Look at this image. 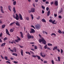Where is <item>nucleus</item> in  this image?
Segmentation results:
<instances>
[{
	"mask_svg": "<svg viewBox=\"0 0 64 64\" xmlns=\"http://www.w3.org/2000/svg\"><path fill=\"white\" fill-rule=\"evenodd\" d=\"M21 54L22 56H23V50H21Z\"/></svg>",
	"mask_w": 64,
	"mask_h": 64,
	"instance_id": "nucleus-23",
	"label": "nucleus"
},
{
	"mask_svg": "<svg viewBox=\"0 0 64 64\" xmlns=\"http://www.w3.org/2000/svg\"><path fill=\"white\" fill-rule=\"evenodd\" d=\"M16 4V2L15 1L13 2V4L14 5H15Z\"/></svg>",
	"mask_w": 64,
	"mask_h": 64,
	"instance_id": "nucleus-34",
	"label": "nucleus"
},
{
	"mask_svg": "<svg viewBox=\"0 0 64 64\" xmlns=\"http://www.w3.org/2000/svg\"><path fill=\"white\" fill-rule=\"evenodd\" d=\"M52 64H54V61L53 60H52Z\"/></svg>",
	"mask_w": 64,
	"mask_h": 64,
	"instance_id": "nucleus-50",
	"label": "nucleus"
},
{
	"mask_svg": "<svg viewBox=\"0 0 64 64\" xmlns=\"http://www.w3.org/2000/svg\"><path fill=\"white\" fill-rule=\"evenodd\" d=\"M42 39H40L39 40V42L40 43H41V42H42V43H43L45 45H46V42L45 40L43 38H42Z\"/></svg>",
	"mask_w": 64,
	"mask_h": 64,
	"instance_id": "nucleus-1",
	"label": "nucleus"
},
{
	"mask_svg": "<svg viewBox=\"0 0 64 64\" xmlns=\"http://www.w3.org/2000/svg\"><path fill=\"white\" fill-rule=\"evenodd\" d=\"M31 27H32V28H33L34 29H35V27H34V26L33 25L31 26Z\"/></svg>",
	"mask_w": 64,
	"mask_h": 64,
	"instance_id": "nucleus-53",
	"label": "nucleus"
},
{
	"mask_svg": "<svg viewBox=\"0 0 64 64\" xmlns=\"http://www.w3.org/2000/svg\"><path fill=\"white\" fill-rule=\"evenodd\" d=\"M58 32L60 34H61L62 33V32H61V30H58Z\"/></svg>",
	"mask_w": 64,
	"mask_h": 64,
	"instance_id": "nucleus-22",
	"label": "nucleus"
},
{
	"mask_svg": "<svg viewBox=\"0 0 64 64\" xmlns=\"http://www.w3.org/2000/svg\"><path fill=\"white\" fill-rule=\"evenodd\" d=\"M1 57L2 59H4V57H3V56H2L1 55Z\"/></svg>",
	"mask_w": 64,
	"mask_h": 64,
	"instance_id": "nucleus-57",
	"label": "nucleus"
},
{
	"mask_svg": "<svg viewBox=\"0 0 64 64\" xmlns=\"http://www.w3.org/2000/svg\"><path fill=\"white\" fill-rule=\"evenodd\" d=\"M5 27V24H3L2 25V28L3 29V28H4Z\"/></svg>",
	"mask_w": 64,
	"mask_h": 64,
	"instance_id": "nucleus-31",
	"label": "nucleus"
},
{
	"mask_svg": "<svg viewBox=\"0 0 64 64\" xmlns=\"http://www.w3.org/2000/svg\"><path fill=\"white\" fill-rule=\"evenodd\" d=\"M20 20H23V18H22V16H20Z\"/></svg>",
	"mask_w": 64,
	"mask_h": 64,
	"instance_id": "nucleus-30",
	"label": "nucleus"
},
{
	"mask_svg": "<svg viewBox=\"0 0 64 64\" xmlns=\"http://www.w3.org/2000/svg\"><path fill=\"white\" fill-rule=\"evenodd\" d=\"M7 39V37H5L4 38V41H6Z\"/></svg>",
	"mask_w": 64,
	"mask_h": 64,
	"instance_id": "nucleus-40",
	"label": "nucleus"
},
{
	"mask_svg": "<svg viewBox=\"0 0 64 64\" xmlns=\"http://www.w3.org/2000/svg\"><path fill=\"white\" fill-rule=\"evenodd\" d=\"M39 46L40 48V49H42V46H41V45L39 44Z\"/></svg>",
	"mask_w": 64,
	"mask_h": 64,
	"instance_id": "nucleus-43",
	"label": "nucleus"
},
{
	"mask_svg": "<svg viewBox=\"0 0 64 64\" xmlns=\"http://www.w3.org/2000/svg\"><path fill=\"white\" fill-rule=\"evenodd\" d=\"M54 35V36H56V35L55 33H52L51 34V36Z\"/></svg>",
	"mask_w": 64,
	"mask_h": 64,
	"instance_id": "nucleus-36",
	"label": "nucleus"
},
{
	"mask_svg": "<svg viewBox=\"0 0 64 64\" xmlns=\"http://www.w3.org/2000/svg\"><path fill=\"white\" fill-rule=\"evenodd\" d=\"M6 44V43H3L1 45V46L2 47H3V46H5V45Z\"/></svg>",
	"mask_w": 64,
	"mask_h": 64,
	"instance_id": "nucleus-20",
	"label": "nucleus"
},
{
	"mask_svg": "<svg viewBox=\"0 0 64 64\" xmlns=\"http://www.w3.org/2000/svg\"><path fill=\"white\" fill-rule=\"evenodd\" d=\"M50 14V11H48V14L47 15L48 16H49Z\"/></svg>",
	"mask_w": 64,
	"mask_h": 64,
	"instance_id": "nucleus-26",
	"label": "nucleus"
},
{
	"mask_svg": "<svg viewBox=\"0 0 64 64\" xmlns=\"http://www.w3.org/2000/svg\"><path fill=\"white\" fill-rule=\"evenodd\" d=\"M31 33H34L35 31V30H34L33 28H31Z\"/></svg>",
	"mask_w": 64,
	"mask_h": 64,
	"instance_id": "nucleus-9",
	"label": "nucleus"
},
{
	"mask_svg": "<svg viewBox=\"0 0 64 64\" xmlns=\"http://www.w3.org/2000/svg\"><path fill=\"white\" fill-rule=\"evenodd\" d=\"M34 48L35 49H37V46H34Z\"/></svg>",
	"mask_w": 64,
	"mask_h": 64,
	"instance_id": "nucleus-48",
	"label": "nucleus"
},
{
	"mask_svg": "<svg viewBox=\"0 0 64 64\" xmlns=\"http://www.w3.org/2000/svg\"><path fill=\"white\" fill-rule=\"evenodd\" d=\"M13 9V10L14 12V13H16V10H15V7H14Z\"/></svg>",
	"mask_w": 64,
	"mask_h": 64,
	"instance_id": "nucleus-18",
	"label": "nucleus"
},
{
	"mask_svg": "<svg viewBox=\"0 0 64 64\" xmlns=\"http://www.w3.org/2000/svg\"><path fill=\"white\" fill-rule=\"evenodd\" d=\"M38 1V0H35V1L36 2H37Z\"/></svg>",
	"mask_w": 64,
	"mask_h": 64,
	"instance_id": "nucleus-61",
	"label": "nucleus"
},
{
	"mask_svg": "<svg viewBox=\"0 0 64 64\" xmlns=\"http://www.w3.org/2000/svg\"><path fill=\"white\" fill-rule=\"evenodd\" d=\"M47 44L46 45L44 46V48L46 49L47 48Z\"/></svg>",
	"mask_w": 64,
	"mask_h": 64,
	"instance_id": "nucleus-39",
	"label": "nucleus"
},
{
	"mask_svg": "<svg viewBox=\"0 0 64 64\" xmlns=\"http://www.w3.org/2000/svg\"><path fill=\"white\" fill-rule=\"evenodd\" d=\"M2 33L1 32L0 34V37H2Z\"/></svg>",
	"mask_w": 64,
	"mask_h": 64,
	"instance_id": "nucleus-52",
	"label": "nucleus"
},
{
	"mask_svg": "<svg viewBox=\"0 0 64 64\" xmlns=\"http://www.w3.org/2000/svg\"><path fill=\"white\" fill-rule=\"evenodd\" d=\"M42 22H46V20H44V19H42Z\"/></svg>",
	"mask_w": 64,
	"mask_h": 64,
	"instance_id": "nucleus-33",
	"label": "nucleus"
},
{
	"mask_svg": "<svg viewBox=\"0 0 64 64\" xmlns=\"http://www.w3.org/2000/svg\"><path fill=\"white\" fill-rule=\"evenodd\" d=\"M19 46H20V48H23V47H24L23 46H20V45H19Z\"/></svg>",
	"mask_w": 64,
	"mask_h": 64,
	"instance_id": "nucleus-55",
	"label": "nucleus"
},
{
	"mask_svg": "<svg viewBox=\"0 0 64 64\" xmlns=\"http://www.w3.org/2000/svg\"><path fill=\"white\" fill-rule=\"evenodd\" d=\"M14 41L15 42H16L17 43L18 42H19V41H18L17 39L15 40H14Z\"/></svg>",
	"mask_w": 64,
	"mask_h": 64,
	"instance_id": "nucleus-46",
	"label": "nucleus"
},
{
	"mask_svg": "<svg viewBox=\"0 0 64 64\" xmlns=\"http://www.w3.org/2000/svg\"><path fill=\"white\" fill-rule=\"evenodd\" d=\"M2 21L0 20V24H2Z\"/></svg>",
	"mask_w": 64,
	"mask_h": 64,
	"instance_id": "nucleus-63",
	"label": "nucleus"
},
{
	"mask_svg": "<svg viewBox=\"0 0 64 64\" xmlns=\"http://www.w3.org/2000/svg\"><path fill=\"white\" fill-rule=\"evenodd\" d=\"M44 63H47V61H44Z\"/></svg>",
	"mask_w": 64,
	"mask_h": 64,
	"instance_id": "nucleus-58",
	"label": "nucleus"
},
{
	"mask_svg": "<svg viewBox=\"0 0 64 64\" xmlns=\"http://www.w3.org/2000/svg\"><path fill=\"white\" fill-rule=\"evenodd\" d=\"M13 17L14 18V19H16V20H18L19 19V16H13Z\"/></svg>",
	"mask_w": 64,
	"mask_h": 64,
	"instance_id": "nucleus-5",
	"label": "nucleus"
},
{
	"mask_svg": "<svg viewBox=\"0 0 64 64\" xmlns=\"http://www.w3.org/2000/svg\"><path fill=\"white\" fill-rule=\"evenodd\" d=\"M4 58L6 60H8V57L7 56H6L4 57Z\"/></svg>",
	"mask_w": 64,
	"mask_h": 64,
	"instance_id": "nucleus-37",
	"label": "nucleus"
},
{
	"mask_svg": "<svg viewBox=\"0 0 64 64\" xmlns=\"http://www.w3.org/2000/svg\"><path fill=\"white\" fill-rule=\"evenodd\" d=\"M54 4L56 6H58V1L56 0L54 2Z\"/></svg>",
	"mask_w": 64,
	"mask_h": 64,
	"instance_id": "nucleus-10",
	"label": "nucleus"
},
{
	"mask_svg": "<svg viewBox=\"0 0 64 64\" xmlns=\"http://www.w3.org/2000/svg\"><path fill=\"white\" fill-rule=\"evenodd\" d=\"M58 61L59 62L60 61V58L59 56L58 57Z\"/></svg>",
	"mask_w": 64,
	"mask_h": 64,
	"instance_id": "nucleus-42",
	"label": "nucleus"
},
{
	"mask_svg": "<svg viewBox=\"0 0 64 64\" xmlns=\"http://www.w3.org/2000/svg\"><path fill=\"white\" fill-rule=\"evenodd\" d=\"M36 28L37 29H39V28H40V26H36Z\"/></svg>",
	"mask_w": 64,
	"mask_h": 64,
	"instance_id": "nucleus-15",
	"label": "nucleus"
},
{
	"mask_svg": "<svg viewBox=\"0 0 64 64\" xmlns=\"http://www.w3.org/2000/svg\"><path fill=\"white\" fill-rule=\"evenodd\" d=\"M32 12H35V8H32L30 9Z\"/></svg>",
	"mask_w": 64,
	"mask_h": 64,
	"instance_id": "nucleus-7",
	"label": "nucleus"
},
{
	"mask_svg": "<svg viewBox=\"0 0 64 64\" xmlns=\"http://www.w3.org/2000/svg\"><path fill=\"white\" fill-rule=\"evenodd\" d=\"M60 50H61V52H60L61 54H62V53H63V50H62V49H61Z\"/></svg>",
	"mask_w": 64,
	"mask_h": 64,
	"instance_id": "nucleus-45",
	"label": "nucleus"
},
{
	"mask_svg": "<svg viewBox=\"0 0 64 64\" xmlns=\"http://www.w3.org/2000/svg\"><path fill=\"white\" fill-rule=\"evenodd\" d=\"M15 23V22H13L11 23L10 24V26H12V25H13V24H14V23Z\"/></svg>",
	"mask_w": 64,
	"mask_h": 64,
	"instance_id": "nucleus-14",
	"label": "nucleus"
},
{
	"mask_svg": "<svg viewBox=\"0 0 64 64\" xmlns=\"http://www.w3.org/2000/svg\"><path fill=\"white\" fill-rule=\"evenodd\" d=\"M26 19L27 20H29V17H28L26 18Z\"/></svg>",
	"mask_w": 64,
	"mask_h": 64,
	"instance_id": "nucleus-56",
	"label": "nucleus"
},
{
	"mask_svg": "<svg viewBox=\"0 0 64 64\" xmlns=\"http://www.w3.org/2000/svg\"><path fill=\"white\" fill-rule=\"evenodd\" d=\"M49 8L48 7H47L46 8V10L47 11H48L49 10Z\"/></svg>",
	"mask_w": 64,
	"mask_h": 64,
	"instance_id": "nucleus-51",
	"label": "nucleus"
},
{
	"mask_svg": "<svg viewBox=\"0 0 64 64\" xmlns=\"http://www.w3.org/2000/svg\"><path fill=\"white\" fill-rule=\"evenodd\" d=\"M32 57H34V58L36 57H37L38 58V60H40V59H41V57H40V56H35L34 55H32Z\"/></svg>",
	"mask_w": 64,
	"mask_h": 64,
	"instance_id": "nucleus-3",
	"label": "nucleus"
},
{
	"mask_svg": "<svg viewBox=\"0 0 64 64\" xmlns=\"http://www.w3.org/2000/svg\"><path fill=\"white\" fill-rule=\"evenodd\" d=\"M20 33L21 34V36L22 38H23L24 37L23 36V32H20Z\"/></svg>",
	"mask_w": 64,
	"mask_h": 64,
	"instance_id": "nucleus-12",
	"label": "nucleus"
},
{
	"mask_svg": "<svg viewBox=\"0 0 64 64\" xmlns=\"http://www.w3.org/2000/svg\"><path fill=\"white\" fill-rule=\"evenodd\" d=\"M42 33L43 34H46V35H47L48 34L47 32H46V31H42Z\"/></svg>",
	"mask_w": 64,
	"mask_h": 64,
	"instance_id": "nucleus-16",
	"label": "nucleus"
},
{
	"mask_svg": "<svg viewBox=\"0 0 64 64\" xmlns=\"http://www.w3.org/2000/svg\"><path fill=\"white\" fill-rule=\"evenodd\" d=\"M40 56L42 57L43 58H44L46 56L45 54L44 53H43L42 52H41L40 53Z\"/></svg>",
	"mask_w": 64,
	"mask_h": 64,
	"instance_id": "nucleus-4",
	"label": "nucleus"
},
{
	"mask_svg": "<svg viewBox=\"0 0 64 64\" xmlns=\"http://www.w3.org/2000/svg\"><path fill=\"white\" fill-rule=\"evenodd\" d=\"M10 32H13L14 31V30L13 29H10Z\"/></svg>",
	"mask_w": 64,
	"mask_h": 64,
	"instance_id": "nucleus-32",
	"label": "nucleus"
},
{
	"mask_svg": "<svg viewBox=\"0 0 64 64\" xmlns=\"http://www.w3.org/2000/svg\"><path fill=\"white\" fill-rule=\"evenodd\" d=\"M12 55H14V56H17V54H16L13 53L12 54Z\"/></svg>",
	"mask_w": 64,
	"mask_h": 64,
	"instance_id": "nucleus-27",
	"label": "nucleus"
},
{
	"mask_svg": "<svg viewBox=\"0 0 64 64\" xmlns=\"http://www.w3.org/2000/svg\"><path fill=\"white\" fill-rule=\"evenodd\" d=\"M44 10H42V14H44Z\"/></svg>",
	"mask_w": 64,
	"mask_h": 64,
	"instance_id": "nucleus-54",
	"label": "nucleus"
},
{
	"mask_svg": "<svg viewBox=\"0 0 64 64\" xmlns=\"http://www.w3.org/2000/svg\"><path fill=\"white\" fill-rule=\"evenodd\" d=\"M30 53H31V54H32V55H34V54H35L34 53V52L31 51H30Z\"/></svg>",
	"mask_w": 64,
	"mask_h": 64,
	"instance_id": "nucleus-24",
	"label": "nucleus"
},
{
	"mask_svg": "<svg viewBox=\"0 0 64 64\" xmlns=\"http://www.w3.org/2000/svg\"><path fill=\"white\" fill-rule=\"evenodd\" d=\"M54 4V2H52L50 3L51 5H52V4Z\"/></svg>",
	"mask_w": 64,
	"mask_h": 64,
	"instance_id": "nucleus-47",
	"label": "nucleus"
},
{
	"mask_svg": "<svg viewBox=\"0 0 64 64\" xmlns=\"http://www.w3.org/2000/svg\"><path fill=\"white\" fill-rule=\"evenodd\" d=\"M14 63L15 64H17V63H18V62L14 61Z\"/></svg>",
	"mask_w": 64,
	"mask_h": 64,
	"instance_id": "nucleus-49",
	"label": "nucleus"
},
{
	"mask_svg": "<svg viewBox=\"0 0 64 64\" xmlns=\"http://www.w3.org/2000/svg\"><path fill=\"white\" fill-rule=\"evenodd\" d=\"M13 50H14V51L15 52H17V50H16V48H15V47H14L13 48Z\"/></svg>",
	"mask_w": 64,
	"mask_h": 64,
	"instance_id": "nucleus-19",
	"label": "nucleus"
},
{
	"mask_svg": "<svg viewBox=\"0 0 64 64\" xmlns=\"http://www.w3.org/2000/svg\"><path fill=\"white\" fill-rule=\"evenodd\" d=\"M48 46H52V44H51L50 43L48 44Z\"/></svg>",
	"mask_w": 64,
	"mask_h": 64,
	"instance_id": "nucleus-25",
	"label": "nucleus"
},
{
	"mask_svg": "<svg viewBox=\"0 0 64 64\" xmlns=\"http://www.w3.org/2000/svg\"><path fill=\"white\" fill-rule=\"evenodd\" d=\"M27 37L28 39H30V38H32L33 39L34 38V36H33L30 35L28 33L27 34Z\"/></svg>",
	"mask_w": 64,
	"mask_h": 64,
	"instance_id": "nucleus-2",
	"label": "nucleus"
},
{
	"mask_svg": "<svg viewBox=\"0 0 64 64\" xmlns=\"http://www.w3.org/2000/svg\"><path fill=\"white\" fill-rule=\"evenodd\" d=\"M0 42H2V40H1V38H0Z\"/></svg>",
	"mask_w": 64,
	"mask_h": 64,
	"instance_id": "nucleus-60",
	"label": "nucleus"
},
{
	"mask_svg": "<svg viewBox=\"0 0 64 64\" xmlns=\"http://www.w3.org/2000/svg\"><path fill=\"white\" fill-rule=\"evenodd\" d=\"M0 8H1L0 10L1 12H2V13H4V12H3V7L2 6H0Z\"/></svg>",
	"mask_w": 64,
	"mask_h": 64,
	"instance_id": "nucleus-8",
	"label": "nucleus"
},
{
	"mask_svg": "<svg viewBox=\"0 0 64 64\" xmlns=\"http://www.w3.org/2000/svg\"><path fill=\"white\" fill-rule=\"evenodd\" d=\"M47 49H48V50H51V49H50V48L49 47H48L47 48Z\"/></svg>",
	"mask_w": 64,
	"mask_h": 64,
	"instance_id": "nucleus-62",
	"label": "nucleus"
},
{
	"mask_svg": "<svg viewBox=\"0 0 64 64\" xmlns=\"http://www.w3.org/2000/svg\"><path fill=\"white\" fill-rule=\"evenodd\" d=\"M17 38H18V39H17V40H18V41H20L21 40V39H20L18 37V36H17Z\"/></svg>",
	"mask_w": 64,
	"mask_h": 64,
	"instance_id": "nucleus-35",
	"label": "nucleus"
},
{
	"mask_svg": "<svg viewBox=\"0 0 64 64\" xmlns=\"http://www.w3.org/2000/svg\"><path fill=\"white\" fill-rule=\"evenodd\" d=\"M55 22V20H53V21L52 20V24H56V22L54 23Z\"/></svg>",
	"mask_w": 64,
	"mask_h": 64,
	"instance_id": "nucleus-21",
	"label": "nucleus"
},
{
	"mask_svg": "<svg viewBox=\"0 0 64 64\" xmlns=\"http://www.w3.org/2000/svg\"><path fill=\"white\" fill-rule=\"evenodd\" d=\"M42 9H43V10H45V7L43 6H42Z\"/></svg>",
	"mask_w": 64,
	"mask_h": 64,
	"instance_id": "nucleus-38",
	"label": "nucleus"
},
{
	"mask_svg": "<svg viewBox=\"0 0 64 64\" xmlns=\"http://www.w3.org/2000/svg\"><path fill=\"white\" fill-rule=\"evenodd\" d=\"M8 9L10 11H11V9H12V7L10 6H8Z\"/></svg>",
	"mask_w": 64,
	"mask_h": 64,
	"instance_id": "nucleus-11",
	"label": "nucleus"
},
{
	"mask_svg": "<svg viewBox=\"0 0 64 64\" xmlns=\"http://www.w3.org/2000/svg\"><path fill=\"white\" fill-rule=\"evenodd\" d=\"M57 48H58V47H57V46H55L53 50H56Z\"/></svg>",
	"mask_w": 64,
	"mask_h": 64,
	"instance_id": "nucleus-13",
	"label": "nucleus"
},
{
	"mask_svg": "<svg viewBox=\"0 0 64 64\" xmlns=\"http://www.w3.org/2000/svg\"><path fill=\"white\" fill-rule=\"evenodd\" d=\"M46 4H49V2H48L47 1L46 2Z\"/></svg>",
	"mask_w": 64,
	"mask_h": 64,
	"instance_id": "nucleus-64",
	"label": "nucleus"
},
{
	"mask_svg": "<svg viewBox=\"0 0 64 64\" xmlns=\"http://www.w3.org/2000/svg\"><path fill=\"white\" fill-rule=\"evenodd\" d=\"M16 25H17L18 26H20V24H19V23L18 22H17L16 23Z\"/></svg>",
	"mask_w": 64,
	"mask_h": 64,
	"instance_id": "nucleus-17",
	"label": "nucleus"
},
{
	"mask_svg": "<svg viewBox=\"0 0 64 64\" xmlns=\"http://www.w3.org/2000/svg\"><path fill=\"white\" fill-rule=\"evenodd\" d=\"M14 40H12V42H11V43L12 44H13V43H14Z\"/></svg>",
	"mask_w": 64,
	"mask_h": 64,
	"instance_id": "nucleus-59",
	"label": "nucleus"
},
{
	"mask_svg": "<svg viewBox=\"0 0 64 64\" xmlns=\"http://www.w3.org/2000/svg\"><path fill=\"white\" fill-rule=\"evenodd\" d=\"M60 10H61L59 12V13H60L61 12H62V9L61 8Z\"/></svg>",
	"mask_w": 64,
	"mask_h": 64,
	"instance_id": "nucleus-44",
	"label": "nucleus"
},
{
	"mask_svg": "<svg viewBox=\"0 0 64 64\" xmlns=\"http://www.w3.org/2000/svg\"><path fill=\"white\" fill-rule=\"evenodd\" d=\"M6 64L8 63V64H11V63H10V62L8 61H6Z\"/></svg>",
	"mask_w": 64,
	"mask_h": 64,
	"instance_id": "nucleus-28",
	"label": "nucleus"
},
{
	"mask_svg": "<svg viewBox=\"0 0 64 64\" xmlns=\"http://www.w3.org/2000/svg\"><path fill=\"white\" fill-rule=\"evenodd\" d=\"M26 54H29V55H31V54L29 52H26Z\"/></svg>",
	"mask_w": 64,
	"mask_h": 64,
	"instance_id": "nucleus-29",
	"label": "nucleus"
},
{
	"mask_svg": "<svg viewBox=\"0 0 64 64\" xmlns=\"http://www.w3.org/2000/svg\"><path fill=\"white\" fill-rule=\"evenodd\" d=\"M53 20H52L51 19H50L49 20V22H50V23H52V21Z\"/></svg>",
	"mask_w": 64,
	"mask_h": 64,
	"instance_id": "nucleus-41",
	"label": "nucleus"
},
{
	"mask_svg": "<svg viewBox=\"0 0 64 64\" xmlns=\"http://www.w3.org/2000/svg\"><path fill=\"white\" fill-rule=\"evenodd\" d=\"M6 34L7 35H10V34L8 30L7 29H6Z\"/></svg>",
	"mask_w": 64,
	"mask_h": 64,
	"instance_id": "nucleus-6",
	"label": "nucleus"
}]
</instances>
